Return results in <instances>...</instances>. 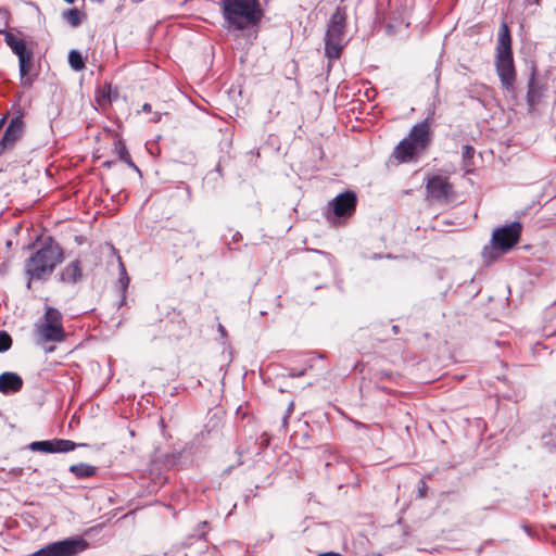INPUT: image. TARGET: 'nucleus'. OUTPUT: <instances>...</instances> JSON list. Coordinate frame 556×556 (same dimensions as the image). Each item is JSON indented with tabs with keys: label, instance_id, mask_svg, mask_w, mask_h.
<instances>
[{
	"label": "nucleus",
	"instance_id": "1",
	"mask_svg": "<svg viewBox=\"0 0 556 556\" xmlns=\"http://www.w3.org/2000/svg\"><path fill=\"white\" fill-rule=\"evenodd\" d=\"M218 7L223 27L236 36L256 27L264 15L258 0H219Z\"/></svg>",
	"mask_w": 556,
	"mask_h": 556
},
{
	"label": "nucleus",
	"instance_id": "2",
	"mask_svg": "<svg viewBox=\"0 0 556 556\" xmlns=\"http://www.w3.org/2000/svg\"><path fill=\"white\" fill-rule=\"evenodd\" d=\"M62 258L63 250L56 243L50 242L37 250L25 263V271L28 277L27 288L30 289L31 280L49 277Z\"/></svg>",
	"mask_w": 556,
	"mask_h": 556
},
{
	"label": "nucleus",
	"instance_id": "3",
	"mask_svg": "<svg viewBox=\"0 0 556 556\" xmlns=\"http://www.w3.org/2000/svg\"><path fill=\"white\" fill-rule=\"evenodd\" d=\"M34 332L36 343L42 346L46 353H52L55 346L49 343H61L66 338L61 312L54 307H47L43 316L35 324Z\"/></svg>",
	"mask_w": 556,
	"mask_h": 556
},
{
	"label": "nucleus",
	"instance_id": "4",
	"mask_svg": "<svg viewBox=\"0 0 556 556\" xmlns=\"http://www.w3.org/2000/svg\"><path fill=\"white\" fill-rule=\"evenodd\" d=\"M495 68L503 88L507 92H514L516 83V70L511 51V37L506 24H503L498 30Z\"/></svg>",
	"mask_w": 556,
	"mask_h": 556
},
{
	"label": "nucleus",
	"instance_id": "5",
	"mask_svg": "<svg viewBox=\"0 0 556 556\" xmlns=\"http://www.w3.org/2000/svg\"><path fill=\"white\" fill-rule=\"evenodd\" d=\"M430 142V125L428 119L415 125L408 138L403 139L394 149L393 156L402 163L418 157Z\"/></svg>",
	"mask_w": 556,
	"mask_h": 556
},
{
	"label": "nucleus",
	"instance_id": "6",
	"mask_svg": "<svg viewBox=\"0 0 556 556\" xmlns=\"http://www.w3.org/2000/svg\"><path fill=\"white\" fill-rule=\"evenodd\" d=\"M3 116H7L9 123L0 140V155L12 150L26 131V108L21 104V97L12 103Z\"/></svg>",
	"mask_w": 556,
	"mask_h": 556
},
{
	"label": "nucleus",
	"instance_id": "7",
	"mask_svg": "<svg viewBox=\"0 0 556 556\" xmlns=\"http://www.w3.org/2000/svg\"><path fill=\"white\" fill-rule=\"evenodd\" d=\"M345 20V12L341 8L331 15L325 38V54L329 60L339 59L344 48Z\"/></svg>",
	"mask_w": 556,
	"mask_h": 556
},
{
	"label": "nucleus",
	"instance_id": "8",
	"mask_svg": "<svg viewBox=\"0 0 556 556\" xmlns=\"http://www.w3.org/2000/svg\"><path fill=\"white\" fill-rule=\"evenodd\" d=\"M87 546L88 543L83 538H68L50 543L29 556H76Z\"/></svg>",
	"mask_w": 556,
	"mask_h": 556
},
{
	"label": "nucleus",
	"instance_id": "9",
	"mask_svg": "<svg viewBox=\"0 0 556 556\" xmlns=\"http://www.w3.org/2000/svg\"><path fill=\"white\" fill-rule=\"evenodd\" d=\"M522 226L518 222L496 228L492 233V249L505 253L513 249L520 239Z\"/></svg>",
	"mask_w": 556,
	"mask_h": 556
},
{
	"label": "nucleus",
	"instance_id": "10",
	"mask_svg": "<svg viewBox=\"0 0 556 556\" xmlns=\"http://www.w3.org/2000/svg\"><path fill=\"white\" fill-rule=\"evenodd\" d=\"M426 189L428 199L439 203H448L454 195L453 186L450 184L448 178L441 175L430 177Z\"/></svg>",
	"mask_w": 556,
	"mask_h": 556
},
{
	"label": "nucleus",
	"instance_id": "11",
	"mask_svg": "<svg viewBox=\"0 0 556 556\" xmlns=\"http://www.w3.org/2000/svg\"><path fill=\"white\" fill-rule=\"evenodd\" d=\"M77 444L71 440L54 439L47 441H35L29 444L33 452L42 453H66L74 451Z\"/></svg>",
	"mask_w": 556,
	"mask_h": 556
},
{
	"label": "nucleus",
	"instance_id": "12",
	"mask_svg": "<svg viewBox=\"0 0 556 556\" xmlns=\"http://www.w3.org/2000/svg\"><path fill=\"white\" fill-rule=\"evenodd\" d=\"M356 203V194L352 191H346L338 194L330 204L336 216L346 217L355 212Z\"/></svg>",
	"mask_w": 556,
	"mask_h": 556
},
{
	"label": "nucleus",
	"instance_id": "13",
	"mask_svg": "<svg viewBox=\"0 0 556 556\" xmlns=\"http://www.w3.org/2000/svg\"><path fill=\"white\" fill-rule=\"evenodd\" d=\"M83 278V266L80 261L75 260L68 263L60 274L61 282L65 285H75Z\"/></svg>",
	"mask_w": 556,
	"mask_h": 556
},
{
	"label": "nucleus",
	"instance_id": "14",
	"mask_svg": "<svg viewBox=\"0 0 556 556\" xmlns=\"http://www.w3.org/2000/svg\"><path fill=\"white\" fill-rule=\"evenodd\" d=\"M5 42L22 63H24L25 58L33 55V50L26 46L24 39L12 33L5 35Z\"/></svg>",
	"mask_w": 556,
	"mask_h": 556
},
{
	"label": "nucleus",
	"instance_id": "15",
	"mask_svg": "<svg viewBox=\"0 0 556 556\" xmlns=\"http://www.w3.org/2000/svg\"><path fill=\"white\" fill-rule=\"evenodd\" d=\"M23 387L22 378L14 372H3L0 375V392L3 394L18 392Z\"/></svg>",
	"mask_w": 556,
	"mask_h": 556
},
{
	"label": "nucleus",
	"instance_id": "16",
	"mask_svg": "<svg viewBox=\"0 0 556 556\" xmlns=\"http://www.w3.org/2000/svg\"><path fill=\"white\" fill-rule=\"evenodd\" d=\"M20 78L21 84L26 87H30L34 83V54L24 59V63L18 61Z\"/></svg>",
	"mask_w": 556,
	"mask_h": 556
},
{
	"label": "nucleus",
	"instance_id": "17",
	"mask_svg": "<svg viewBox=\"0 0 556 556\" xmlns=\"http://www.w3.org/2000/svg\"><path fill=\"white\" fill-rule=\"evenodd\" d=\"M542 96V92L540 88L538 87L534 77H531L528 85V93H527V101L528 104L532 108L534 106L540 98Z\"/></svg>",
	"mask_w": 556,
	"mask_h": 556
},
{
	"label": "nucleus",
	"instance_id": "18",
	"mask_svg": "<svg viewBox=\"0 0 556 556\" xmlns=\"http://www.w3.org/2000/svg\"><path fill=\"white\" fill-rule=\"evenodd\" d=\"M70 471L77 478H88L96 473V468L88 464H76L70 467Z\"/></svg>",
	"mask_w": 556,
	"mask_h": 556
},
{
	"label": "nucleus",
	"instance_id": "19",
	"mask_svg": "<svg viewBox=\"0 0 556 556\" xmlns=\"http://www.w3.org/2000/svg\"><path fill=\"white\" fill-rule=\"evenodd\" d=\"M63 17L71 26L77 27L81 24L85 15L77 9H70L63 13Z\"/></svg>",
	"mask_w": 556,
	"mask_h": 556
},
{
	"label": "nucleus",
	"instance_id": "20",
	"mask_svg": "<svg viewBox=\"0 0 556 556\" xmlns=\"http://www.w3.org/2000/svg\"><path fill=\"white\" fill-rule=\"evenodd\" d=\"M68 63H70L71 67L75 71H81L83 68H85V62H84L83 55L77 50H72L68 53Z\"/></svg>",
	"mask_w": 556,
	"mask_h": 556
},
{
	"label": "nucleus",
	"instance_id": "21",
	"mask_svg": "<svg viewBox=\"0 0 556 556\" xmlns=\"http://www.w3.org/2000/svg\"><path fill=\"white\" fill-rule=\"evenodd\" d=\"M116 151L119 155V159L122 161H124L125 163H127L131 168L136 169L137 172H139V168L136 166V164L131 161V157H130V154L129 152L127 151L126 147L124 143H122L121 141L117 142L116 144Z\"/></svg>",
	"mask_w": 556,
	"mask_h": 556
},
{
	"label": "nucleus",
	"instance_id": "22",
	"mask_svg": "<svg viewBox=\"0 0 556 556\" xmlns=\"http://www.w3.org/2000/svg\"><path fill=\"white\" fill-rule=\"evenodd\" d=\"M475 155V149L471 146H464L463 147V161L465 167H469L472 164V159Z\"/></svg>",
	"mask_w": 556,
	"mask_h": 556
},
{
	"label": "nucleus",
	"instance_id": "23",
	"mask_svg": "<svg viewBox=\"0 0 556 556\" xmlns=\"http://www.w3.org/2000/svg\"><path fill=\"white\" fill-rule=\"evenodd\" d=\"M12 345V339L5 331H0V353L8 351Z\"/></svg>",
	"mask_w": 556,
	"mask_h": 556
},
{
	"label": "nucleus",
	"instance_id": "24",
	"mask_svg": "<svg viewBox=\"0 0 556 556\" xmlns=\"http://www.w3.org/2000/svg\"><path fill=\"white\" fill-rule=\"evenodd\" d=\"M119 265H121L119 282L123 286V288H127V286L129 283V277L127 276V273H126V269H125L123 263H119Z\"/></svg>",
	"mask_w": 556,
	"mask_h": 556
},
{
	"label": "nucleus",
	"instance_id": "25",
	"mask_svg": "<svg viewBox=\"0 0 556 556\" xmlns=\"http://www.w3.org/2000/svg\"><path fill=\"white\" fill-rule=\"evenodd\" d=\"M426 489H427V485L424 481H421V486L419 488V497H424L426 495Z\"/></svg>",
	"mask_w": 556,
	"mask_h": 556
},
{
	"label": "nucleus",
	"instance_id": "26",
	"mask_svg": "<svg viewBox=\"0 0 556 556\" xmlns=\"http://www.w3.org/2000/svg\"><path fill=\"white\" fill-rule=\"evenodd\" d=\"M151 109H152V106L150 104H148V103L143 104V106H142V111L143 112L150 113Z\"/></svg>",
	"mask_w": 556,
	"mask_h": 556
},
{
	"label": "nucleus",
	"instance_id": "27",
	"mask_svg": "<svg viewBox=\"0 0 556 556\" xmlns=\"http://www.w3.org/2000/svg\"><path fill=\"white\" fill-rule=\"evenodd\" d=\"M218 331L220 332L222 337L226 336V330H225L224 326L220 324L218 325Z\"/></svg>",
	"mask_w": 556,
	"mask_h": 556
},
{
	"label": "nucleus",
	"instance_id": "28",
	"mask_svg": "<svg viewBox=\"0 0 556 556\" xmlns=\"http://www.w3.org/2000/svg\"><path fill=\"white\" fill-rule=\"evenodd\" d=\"M5 122H7V116H2V117L0 118V130L4 127Z\"/></svg>",
	"mask_w": 556,
	"mask_h": 556
},
{
	"label": "nucleus",
	"instance_id": "29",
	"mask_svg": "<svg viewBox=\"0 0 556 556\" xmlns=\"http://www.w3.org/2000/svg\"><path fill=\"white\" fill-rule=\"evenodd\" d=\"M152 122L156 123L160 121V114H155L152 118H151Z\"/></svg>",
	"mask_w": 556,
	"mask_h": 556
},
{
	"label": "nucleus",
	"instance_id": "30",
	"mask_svg": "<svg viewBox=\"0 0 556 556\" xmlns=\"http://www.w3.org/2000/svg\"><path fill=\"white\" fill-rule=\"evenodd\" d=\"M64 1L70 3V4L75 2V0H64Z\"/></svg>",
	"mask_w": 556,
	"mask_h": 556
}]
</instances>
